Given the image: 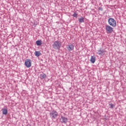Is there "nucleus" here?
<instances>
[{
    "label": "nucleus",
    "mask_w": 126,
    "mask_h": 126,
    "mask_svg": "<svg viewBox=\"0 0 126 126\" xmlns=\"http://www.w3.org/2000/svg\"><path fill=\"white\" fill-rule=\"evenodd\" d=\"M62 46V42L59 41H56L53 44V47L55 50H60L61 46Z\"/></svg>",
    "instance_id": "1"
},
{
    "label": "nucleus",
    "mask_w": 126,
    "mask_h": 126,
    "mask_svg": "<svg viewBox=\"0 0 126 126\" xmlns=\"http://www.w3.org/2000/svg\"><path fill=\"white\" fill-rule=\"evenodd\" d=\"M108 23L112 27H116L117 26V22L113 18H109L108 19Z\"/></svg>",
    "instance_id": "2"
},
{
    "label": "nucleus",
    "mask_w": 126,
    "mask_h": 126,
    "mask_svg": "<svg viewBox=\"0 0 126 126\" xmlns=\"http://www.w3.org/2000/svg\"><path fill=\"white\" fill-rule=\"evenodd\" d=\"M105 31L108 34L110 33H112L113 31H114V28H112L109 25H106L105 26Z\"/></svg>",
    "instance_id": "3"
},
{
    "label": "nucleus",
    "mask_w": 126,
    "mask_h": 126,
    "mask_svg": "<svg viewBox=\"0 0 126 126\" xmlns=\"http://www.w3.org/2000/svg\"><path fill=\"white\" fill-rule=\"evenodd\" d=\"M52 119H56L58 116V112L55 110L52 111L50 114Z\"/></svg>",
    "instance_id": "4"
},
{
    "label": "nucleus",
    "mask_w": 126,
    "mask_h": 126,
    "mask_svg": "<svg viewBox=\"0 0 126 126\" xmlns=\"http://www.w3.org/2000/svg\"><path fill=\"white\" fill-rule=\"evenodd\" d=\"M25 65L28 68L31 67L32 63L30 59H27L25 62Z\"/></svg>",
    "instance_id": "5"
},
{
    "label": "nucleus",
    "mask_w": 126,
    "mask_h": 126,
    "mask_svg": "<svg viewBox=\"0 0 126 126\" xmlns=\"http://www.w3.org/2000/svg\"><path fill=\"white\" fill-rule=\"evenodd\" d=\"M66 47L67 51H69V52H70V51H73V50H74V45H73L71 43L67 45Z\"/></svg>",
    "instance_id": "6"
},
{
    "label": "nucleus",
    "mask_w": 126,
    "mask_h": 126,
    "mask_svg": "<svg viewBox=\"0 0 126 126\" xmlns=\"http://www.w3.org/2000/svg\"><path fill=\"white\" fill-rule=\"evenodd\" d=\"M106 50L102 49H100L99 50H97V54L99 55V56H104L105 55V52Z\"/></svg>",
    "instance_id": "7"
},
{
    "label": "nucleus",
    "mask_w": 126,
    "mask_h": 126,
    "mask_svg": "<svg viewBox=\"0 0 126 126\" xmlns=\"http://www.w3.org/2000/svg\"><path fill=\"white\" fill-rule=\"evenodd\" d=\"M60 120L61 123L64 124H66V123H67V118L64 117L62 116Z\"/></svg>",
    "instance_id": "8"
},
{
    "label": "nucleus",
    "mask_w": 126,
    "mask_h": 126,
    "mask_svg": "<svg viewBox=\"0 0 126 126\" xmlns=\"http://www.w3.org/2000/svg\"><path fill=\"white\" fill-rule=\"evenodd\" d=\"M95 61H96V58L95 56H92L91 58V62L92 63H95Z\"/></svg>",
    "instance_id": "9"
},
{
    "label": "nucleus",
    "mask_w": 126,
    "mask_h": 126,
    "mask_svg": "<svg viewBox=\"0 0 126 126\" xmlns=\"http://www.w3.org/2000/svg\"><path fill=\"white\" fill-rule=\"evenodd\" d=\"M34 55L35 57H40V56H41L42 54H41V52H40V51H35Z\"/></svg>",
    "instance_id": "10"
},
{
    "label": "nucleus",
    "mask_w": 126,
    "mask_h": 126,
    "mask_svg": "<svg viewBox=\"0 0 126 126\" xmlns=\"http://www.w3.org/2000/svg\"><path fill=\"white\" fill-rule=\"evenodd\" d=\"M40 77L41 79H44V78H46V77H47V75L45 74H41L40 75Z\"/></svg>",
    "instance_id": "11"
},
{
    "label": "nucleus",
    "mask_w": 126,
    "mask_h": 126,
    "mask_svg": "<svg viewBox=\"0 0 126 126\" xmlns=\"http://www.w3.org/2000/svg\"><path fill=\"white\" fill-rule=\"evenodd\" d=\"M3 115H7V109L4 108L2 109Z\"/></svg>",
    "instance_id": "12"
},
{
    "label": "nucleus",
    "mask_w": 126,
    "mask_h": 126,
    "mask_svg": "<svg viewBox=\"0 0 126 126\" xmlns=\"http://www.w3.org/2000/svg\"><path fill=\"white\" fill-rule=\"evenodd\" d=\"M36 44L37 46H41L42 45V40H37Z\"/></svg>",
    "instance_id": "13"
},
{
    "label": "nucleus",
    "mask_w": 126,
    "mask_h": 126,
    "mask_svg": "<svg viewBox=\"0 0 126 126\" xmlns=\"http://www.w3.org/2000/svg\"><path fill=\"white\" fill-rule=\"evenodd\" d=\"M79 21L80 23H83V22H84V18H83V17H81L79 19Z\"/></svg>",
    "instance_id": "14"
},
{
    "label": "nucleus",
    "mask_w": 126,
    "mask_h": 126,
    "mask_svg": "<svg viewBox=\"0 0 126 126\" xmlns=\"http://www.w3.org/2000/svg\"><path fill=\"white\" fill-rule=\"evenodd\" d=\"M109 106H110V109H114V107H115V105H114V104H113L112 103L109 104Z\"/></svg>",
    "instance_id": "15"
},
{
    "label": "nucleus",
    "mask_w": 126,
    "mask_h": 126,
    "mask_svg": "<svg viewBox=\"0 0 126 126\" xmlns=\"http://www.w3.org/2000/svg\"><path fill=\"white\" fill-rule=\"evenodd\" d=\"M77 15H78V14H76V13H74L73 14V17H75L76 18H77Z\"/></svg>",
    "instance_id": "16"
},
{
    "label": "nucleus",
    "mask_w": 126,
    "mask_h": 126,
    "mask_svg": "<svg viewBox=\"0 0 126 126\" xmlns=\"http://www.w3.org/2000/svg\"><path fill=\"white\" fill-rule=\"evenodd\" d=\"M98 10H100V11H103V8H102L101 7H99Z\"/></svg>",
    "instance_id": "17"
}]
</instances>
